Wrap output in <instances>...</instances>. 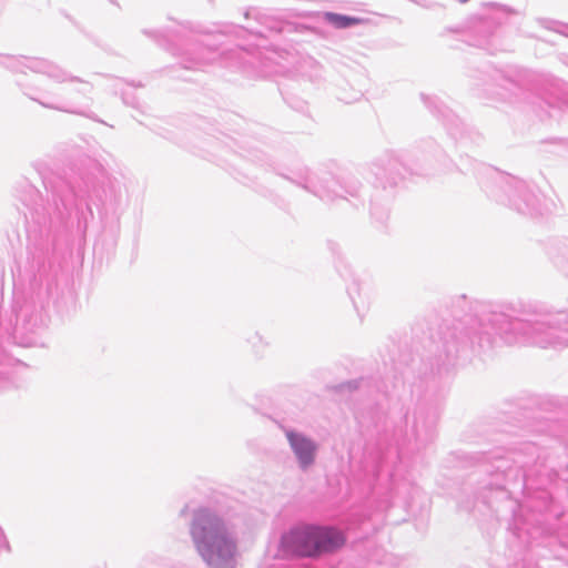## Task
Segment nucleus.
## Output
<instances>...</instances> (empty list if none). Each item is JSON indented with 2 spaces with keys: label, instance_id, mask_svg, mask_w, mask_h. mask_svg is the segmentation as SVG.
<instances>
[{
  "label": "nucleus",
  "instance_id": "5",
  "mask_svg": "<svg viewBox=\"0 0 568 568\" xmlns=\"http://www.w3.org/2000/svg\"><path fill=\"white\" fill-rule=\"evenodd\" d=\"M325 19L331 24H333L335 28H339V29L348 28V27L361 24L364 22V20L361 18L348 17V16H343V14L333 13V12H326Z\"/></svg>",
  "mask_w": 568,
  "mask_h": 568
},
{
  "label": "nucleus",
  "instance_id": "6",
  "mask_svg": "<svg viewBox=\"0 0 568 568\" xmlns=\"http://www.w3.org/2000/svg\"><path fill=\"white\" fill-rule=\"evenodd\" d=\"M458 1H459V2H462V3H465V2H467L468 0H458Z\"/></svg>",
  "mask_w": 568,
  "mask_h": 568
},
{
  "label": "nucleus",
  "instance_id": "1",
  "mask_svg": "<svg viewBox=\"0 0 568 568\" xmlns=\"http://www.w3.org/2000/svg\"><path fill=\"white\" fill-rule=\"evenodd\" d=\"M192 536L203 559L214 568H234L236 541L227 534L222 519L202 510L195 516Z\"/></svg>",
  "mask_w": 568,
  "mask_h": 568
},
{
  "label": "nucleus",
  "instance_id": "2",
  "mask_svg": "<svg viewBox=\"0 0 568 568\" xmlns=\"http://www.w3.org/2000/svg\"><path fill=\"white\" fill-rule=\"evenodd\" d=\"M282 545L286 552L300 557H316V538L314 526L292 529L283 536Z\"/></svg>",
  "mask_w": 568,
  "mask_h": 568
},
{
  "label": "nucleus",
  "instance_id": "3",
  "mask_svg": "<svg viewBox=\"0 0 568 568\" xmlns=\"http://www.w3.org/2000/svg\"><path fill=\"white\" fill-rule=\"evenodd\" d=\"M316 557L323 554L333 552L341 548L345 538L342 532L333 528L315 527Z\"/></svg>",
  "mask_w": 568,
  "mask_h": 568
},
{
  "label": "nucleus",
  "instance_id": "4",
  "mask_svg": "<svg viewBox=\"0 0 568 568\" xmlns=\"http://www.w3.org/2000/svg\"><path fill=\"white\" fill-rule=\"evenodd\" d=\"M287 438L300 463L303 466L311 465L316 450L314 443L303 435L292 432L287 433Z\"/></svg>",
  "mask_w": 568,
  "mask_h": 568
}]
</instances>
